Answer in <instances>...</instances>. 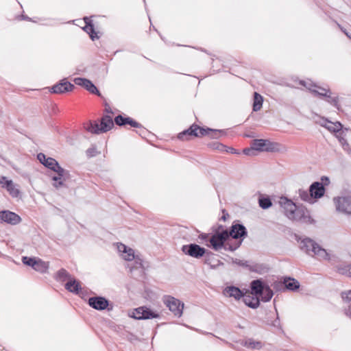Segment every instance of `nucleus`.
Instances as JSON below:
<instances>
[{
	"label": "nucleus",
	"mask_w": 351,
	"mask_h": 351,
	"mask_svg": "<svg viewBox=\"0 0 351 351\" xmlns=\"http://www.w3.org/2000/svg\"><path fill=\"white\" fill-rule=\"evenodd\" d=\"M300 248L311 256H316L319 259H329V255L326 250L309 238L306 237L300 241Z\"/></svg>",
	"instance_id": "f257e3e1"
},
{
	"label": "nucleus",
	"mask_w": 351,
	"mask_h": 351,
	"mask_svg": "<svg viewBox=\"0 0 351 351\" xmlns=\"http://www.w3.org/2000/svg\"><path fill=\"white\" fill-rule=\"evenodd\" d=\"M114 126L112 119L109 115H104L101 117L100 127L97 123H90L86 130L93 133L99 134L109 131Z\"/></svg>",
	"instance_id": "f03ea898"
},
{
	"label": "nucleus",
	"mask_w": 351,
	"mask_h": 351,
	"mask_svg": "<svg viewBox=\"0 0 351 351\" xmlns=\"http://www.w3.org/2000/svg\"><path fill=\"white\" fill-rule=\"evenodd\" d=\"M181 251L189 256L199 259L203 257L206 254H212V252H208L204 247L196 243H190L184 245L181 247Z\"/></svg>",
	"instance_id": "7ed1b4c3"
},
{
	"label": "nucleus",
	"mask_w": 351,
	"mask_h": 351,
	"mask_svg": "<svg viewBox=\"0 0 351 351\" xmlns=\"http://www.w3.org/2000/svg\"><path fill=\"white\" fill-rule=\"evenodd\" d=\"M228 239V231L211 232L210 243H206V245L212 248L214 251L218 252L222 249L224 242L227 241Z\"/></svg>",
	"instance_id": "20e7f679"
},
{
	"label": "nucleus",
	"mask_w": 351,
	"mask_h": 351,
	"mask_svg": "<svg viewBox=\"0 0 351 351\" xmlns=\"http://www.w3.org/2000/svg\"><path fill=\"white\" fill-rule=\"evenodd\" d=\"M162 300L164 304L167 306V307L169 308V311H171L175 316L178 317L182 316L184 308L183 302L171 295H165Z\"/></svg>",
	"instance_id": "39448f33"
},
{
	"label": "nucleus",
	"mask_w": 351,
	"mask_h": 351,
	"mask_svg": "<svg viewBox=\"0 0 351 351\" xmlns=\"http://www.w3.org/2000/svg\"><path fill=\"white\" fill-rule=\"evenodd\" d=\"M322 182H314L309 187V192L313 199H319L324 196L325 193V185L330 183L329 178L326 176H322L321 178Z\"/></svg>",
	"instance_id": "423d86ee"
},
{
	"label": "nucleus",
	"mask_w": 351,
	"mask_h": 351,
	"mask_svg": "<svg viewBox=\"0 0 351 351\" xmlns=\"http://www.w3.org/2000/svg\"><path fill=\"white\" fill-rule=\"evenodd\" d=\"M247 236V230L244 225L238 222H234L228 231V238L231 237L237 241H241Z\"/></svg>",
	"instance_id": "0eeeda50"
},
{
	"label": "nucleus",
	"mask_w": 351,
	"mask_h": 351,
	"mask_svg": "<svg viewBox=\"0 0 351 351\" xmlns=\"http://www.w3.org/2000/svg\"><path fill=\"white\" fill-rule=\"evenodd\" d=\"M255 152H276L278 144L266 139H254L251 143Z\"/></svg>",
	"instance_id": "6e6552de"
},
{
	"label": "nucleus",
	"mask_w": 351,
	"mask_h": 351,
	"mask_svg": "<svg viewBox=\"0 0 351 351\" xmlns=\"http://www.w3.org/2000/svg\"><path fill=\"white\" fill-rule=\"evenodd\" d=\"M336 209L346 214H351V196L334 198Z\"/></svg>",
	"instance_id": "1a4fd4ad"
},
{
	"label": "nucleus",
	"mask_w": 351,
	"mask_h": 351,
	"mask_svg": "<svg viewBox=\"0 0 351 351\" xmlns=\"http://www.w3.org/2000/svg\"><path fill=\"white\" fill-rule=\"evenodd\" d=\"M75 86L71 82H68L66 79L61 80L59 83L56 84L50 87V92L54 94H63L67 92L72 91Z\"/></svg>",
	"instance_id": "9d476101"
},
{
	"label": "nucleus",
	"mask_w": 351,
	"mask_h": 351,
	"mask_svg": "<svg viewBox=\"0 0 351 351\" xmlns=\"http://www.w3.org/2000/svg\"><path fill=\"white\" fill-rule=\"evenodd\" d=\"M74 82L76 85L84 87L86 90L92 94H95L100 97L101 95L95 84L89 80L82 77H76L74 79Z\"/></svg>",
	"instance_id": "9b49d317"
},
{
	"label": "nucleus",
	"mask_w": 351,
	"mask_h": 351,
	"mask_svg": "<svg viewBox=\"0 0 351 351\" xmlns=\"http://www.w3.org/2000/svg\"><path fill=\"white\" fill-rule=\"evenodd\" d=\"M21 221V217L16 213L10 210L0 211V221L11 225H16Z\"/></svg>",
	"instance_id": "f8f14e48"
},
{
	"label": "nucleus",
	"mask_w": 351,
	"mask_h": 351,
	"mask_svg": "<svg viewBox=\"0 0 351 351\" xmlns=\"http://www.w3.org/2000/svg\"><path fill=\"white\" fill-rule=\"evenodd\" d=\"M88 303L93 308L98 311L105 310L109 305V301L102 296L90 297Z\"/></svg>",
	"instance_id": "ddd939ff"
},
{
	"label": "nucleus",
	"mask_w": 351,
	"mask_h": 351,
	"mask_svg": "<svg viewBox=\"0 0 351 351\" xmlns=\"http://www.w3.org/2000/svg\"><path fill=\"white\" fill-rule=\"evenodd\" d=\"M195 132L197 135H195V137H201L204 136H210L213 138H217L219 136L220 134H225L223 130H213L210 128H201L199 125L195 124Z\"/></svg>",
	"instance_id": "4468645a"
},
{
	"label": "nucleus",
	"mask_w": 351,
	"mask_h": 351,
	"mask_svg": "<svg viewBox=\"0 0 351 351\" xmlns=\"http://www.w3.org/2000/svg\"><path fill=\"white\" fill-rule=\"evenodd\" d=\"M281 206L285 210V215L289 219L293 217L292 214L293 213L294 209L296 208V205L291 199L287 197H281L279 202Z\"/></svg>",
	"instance_id": "2eb2a0df"
},
{
	"label": "nucleus",
	"mask_w": 351,
	"mask_h": 351,
	"mask_svg": "<svg viewBox=\"0 0 351 351\" xmlns=\"http://www.w3.org/2000/svg\"><path fill=\"white\" fill-rule=\"evenodd\" d=\"M267 285L262 279L254 280L250 283L251 294L254 296L261 295Z\"/></svg>",
	"instance_id": "dca6fc26"
},
{
	"label": "nucleus",
	"mask_w": 351,
	"mask_h": 351,
	"mask_svg": "<svg viewBox=\"0 0 351 351\" xmlns=\"http://www.w3.org/2000/svg\"><path fill=\"white\" fill-rule=\"evenodd\" d=\"M322 96L324 97L323 99H324L328 104L330 106H333L338 111L341 112L342 107L340 104V98L335 93H332V91H330V93L322 95Z\"/></svg>",
	"instance_id": "f3484780"
},
{
	"label": "nucleus",
	"mask_w": 351,
	"mask_h": 351,
	"mask_svg": "<svg viewBox=\"0 0 351 351\" xmlns=\"http://www.w3.org/2000/svg\"><path fill=\"white\" fill-rule=\"evenodd\" d=\"M114 123L119 126H123L127 124L131 125L133 128H141V124L134 120L133 119L127 117H124L121 114L117 115L114 118Z\"/></svg>",
	"instance_id": "a211bd4d"
},
{
	"label": "nucleus",
	"mask_w": 351,
	"mask_h": 351,
	"mask_svg": "<svg viewBox=\"0 0 351 351\" xmlns=\"http://www.w3.org/2000/svg\"><path fill=\"white\" fill-rule=\"evenodd\" d=\"M224 295L227 297H232L235 300H239L242 298L243 296V293L242 291L237 287L234 286H228L226 287L223 291Z\"/></svg>",
	"instance_id": "6ab92c4d"
},
{
	"label": "nucleus",
	"mask_w": 351,
	"mask_h": 351,
	"mask_svg": "<svg viewBox=\"0 0 351 351\" xmlns=\"http://www.w3.org/2000/svg\"><path fill=\"white\" fill-rule=\"evenodd\" d=\"M44 166L56 172L59 176H63L65 173L64 169L60 167L58 161L53 158L48 157V160H46V164L44 163Z\"/></svg>",
	"instance_id": "aec40b11"
},
{
	"label": "nucleus",
	"mask_w": 351,
	"mask_h": 351,
	"mask_svg": "<svg viewBox=\"0 0 351 351\" xmlns=\"http://www.w3.org/2000/svg\"><path fill=\"white\" fill-rule=\"evenodd\" d=\"M308 90L315 97H318L321 99H324V97L322 96V95L330 93L331 90L328 88H324L319 86L315 84H309V87H308Z\"/></svg>",
	"instance_id": "412c9836"
},
{
	"label": "nucleus",
	"mask_w": 351,
	"mask_h": 351,
	"mask_svg": "<svg viewBox=\"0 0 351 351\" xmlns=\"http://www.w3.org/2000/svg\"><path fill=\"white\" fill-rule=\"evenodd\" d=\"M84 21L86 23V25L83 28V29L89 34L91 40H95V39L99 38L98 36L97 35L95 31L94 25L92 23V21L87 16L84 18Z\"/></svg>",
	"instance_id": "4be33fe9"
},
{
	"label": "nucleus",
	"mask_w": 351,
	"mask_h": 351,
	"mask_svg": "<svg viewBox=\"0 0 351 351\" xmlns=\"http://www.w3.org/2000/svg\"><path fill=\"white\" fill-rule=\"evenodd\" d=\"M243 302L252 308H256L260 305V300L258 297L253 295H245L242 296Z\"/></svg>",
	"instance_id": "5701e85b"
},
{
	"label": "nucleus",
	"mask_w": 351,
	"mask_h": 351,
	"mask_svg": "<svg viewBox=\"0 0 351 351\" xmlns=\"http://www.w3.org/2000/svg\"><path fill=\"white\" fill-rule=\"evenodd\" d=\"M65 289L69 292L77 294L82 289V287L80 282L73 278L65 284Z\"/></svg>",
	"instance_id": "b1692460"
},
{
	"label": "nucleus",
	"mask_w": 351,
	"mask_h": 351,
	"mask_svg": "<svg viewBox=\"0 0 351 351\" xmlns=\"http://www.w3.org/2000/svg\"><path fill=\"white\" fill-rule=\"evenodd\" d=\"M65 173L63 176H54L52 177V180L54 181L53 186L58 189L64 186V181H66L69 178V172L64 169Z\"/></svg>",
	"instance_id": "393cba45"
},
{
	"label": "nucleus",
	"mask_w": 351,
	"mask_h": 351,
	"mask_svg": "<svg viewBox=\"0 0 351 351\" xmlns=\"http://www.w3.org/2000/svg\"><path fill=\"white\" fill-rule=\"evenodd\" d=\"M324 121L325 125H323V127L326 128L330 132L337 133L342 130L343 125L339 121L333 123L327 119H325Z\"/></svg>",
	"instance_id": "a878e982"
},
{
	"label": "nucleus",
	"mask_w": 351,
	"mask_h": 351,
	"mask_svg": "<svg viewBox=\"0 0 351 351\" xmlns=\"http://www.w3.org/2000/svg\"><path fill=\"white\" fill-rule=\"evenodd\" d=\"M195 124H193L187 130H184L178 134V138L182 141L189 140L190 136L197 135L195 132Z\"/></svg>",
	"instance_id": "bb28decb"
},
{
	"label": "nucleus",
	"mask_w": 351,
	"mask_h": 351,
	"mask_svg": "<svg viewBox=\"0 0 351 351\" xmlns=\"http://www.w3.org/2000/svg\"><path fill=\"white\" fill-rule=\"evenodd\" d=\"M241 345L253 350H260L263 348V344L260 341H256L253 339H247L241 343Z\"/></svg>",
	"instance_id": "cd10ccee"
},
{
	"label": "nucleus",
	"mask_w": 351,
	"mask_h": 351,
	"mask_svg": "<svg viewBox=\"0 0 351 351\" xmlns=\"http://www.w3.org/2000/svg\"><path fill=\"white\" fill-rule=\"evenodd\" d=\"M284 285L285 289L290 291H295L299 289L300 283L298 280L294 278H285Z\"/></svg>",
	"instance_id": "c85d7f7f"
},
{
	"label": "nucleus",
	"mask_w": 351,
	"mask_h": 351,
	"mask_svg": "<svg viewBox=\"0 0 351 351\" xmlns=\"http://www.w3.org/2000/svg\"><path fill=\"white\" fill-rule=\"evenodd\" d=\"M269 267L263 263H254L250 265V271L257 273L258 274H263L269 271Z\"/></svg>",
	"instance_id": "c756f323"
},
{
	"label": "nucleus",
	"mask_w": 351,
	"mask_h": 351,
	"mask_svg": "<svg viewBox=\"0 0 351 351\" xmlns=\"http://www.w3.org/2000/svg\"><path fill=\"white\" fill-rule=\"evenodd\" d=\"M241 241H236L232 242L229 239L224 242L222 249L226 251L234 252L241 245Z\"/></svg>",
	"instance_id": "7c9ffc66"
},
{
	"label": "nucleus",
	"mask_w": 351,
	"mask_h": 351,
	"mask_svg": "<svg viewBox=\"0 0 351 351\" xmlns=\"http://www.w3.org/2000/svg\"><path fill=\"white\" fill-rule=\"evenodd\" d=\"M306 210L304 208H299L296 206V208L294 209L293 213L292 214L293 217H290L289 219L291 220L300 221L306 217Z\"/></svg>",
	"instance_id": "2f4dec72"
},
{
	"label": "nucleus",
	"mask_w": 351,
	"mask_h": 351,
	"mask_svg": "<svg viewBox=\"0 0 351 351\" xmlns=\"http://www.w3.org/2000/svg\"><path fill=\"white\" fill-rule=\"evenodd\" d=\"M49 264L48 262H45L40 259L36 261L34 269L40 273H46L49 269Z\"/></svg>",
	"instance_id": "473e14b6"
},
{
	"label": "nucleus",
	"mask_w": 351,
	"mask_h": 351,
	"mask_svg": "<svg viewBox=\"0 0 351 351\" xmlns=\"http://www.w3.org/2000/svg\"><path fill=\"white\" fill-rule=\"evenodd\" d=\"M263 97L257 93H254V103H253V110L256 112L261 110L263 105Z\"/></svg>",
	"instance_id": "72a5a7b5"
},
{
	"label": "nucleus",
	"mask_w": 351,
	"mask_h": 351,
	"mask_svg": "<svg viewBox=\"0 0 351 351\" xmlns=\"http://www.w3.org/2000/svg\"><path fill=\"white\" fill-rule=\"evenodd\" d=\"M143 315H142L143 319L158 318L160 317L158 313L152 311L150 308H149L146 306H143Z\"/></svg>",
	"instance_id": "f704fd0d"
},
{
	"label": "nucleus",
	"mask_w": 351,
	"mask_h": 351,
	"mask_svg": "<svg viewBox=\"0 0 351 351\" xmlns=\"http://www.w3.org/2000/svg\"><path fill=\"white\" fill-rule=\"evenodd\" d=\"M274 295V292L272 289L267 285L266 288L264 289L263 293L259 295L261 297V300L267 302H269Z\"/></svg>",
	"instance_id": "c9c22d12"
},
{
	"label": "nucleus",
	"mask_w": 351,
	"mask_h": 351,
	"mask_svg": "<svg viewBox=\"0 0 351 351\" xmlns=\"http://www.w3.org/2000/svg\"><path fill=\"white\" fill-rule=\"evenodd\" d=\"M258 204L263 209H267L272 206V202L269 197H261L258 199Z\"/></svg>",
	"instance_id": "e433bc0d"
},
{
	"label": "nucleus",
	"mask_w": 351,
	"mask_h": 351,
	"mask_svg": "<svg viewBox=\"0 0 351 351\" xmlns=\"http://www.w3.org/2000/svg\"><path fill=\"white\" fill-rule=\"evenodd\" d=\"M5 189L13 197H17L20 193L19 190L16 187V185L12 181L8 183V187Z\"/></svg>",
	"instance_id": "4c0bfd02"
},
{
	"label": "nucleus",
	"mask_w": 351,
	"mask_h": 351,
	"mask_svg": "<svg viewBox=\"0 0 351 351\" xmlns=\"http://www.w3.org/2000/svg\"><path fill=\"white\" fill-rule=\"evenodd\" d=\"M298 195L300 199L304 202H313V198L311 197V195L309 192V191H306L304 189H299L298 190Z\"/></svg>",
	"instance_id": "58836bf2"
},
{
	"label": "nucleus",
	"mask_w": 351,
	"mask_h": 351,
	"mask_svg": "<svg viewBox=\"0 0 351 351\" xmlns=\"http://www.w3.org/2000/svg\"><path fill=\"white\" fill-rule=\"evenodd\" d=\"M57 278L60 280L64 281L66 279H69L70 280L71 278V276L69 274V273L64 269L62 268L57 272Z\"/></svg>",
	"instance_id": "ea45409f"
},
{
	"label": "nucleus",
	"mask_w": 351,
	"mask_h": 351,
	"mask_svg": "<svg viewBox=\"0 0 351 351\" xmlns=\"http://www.w3.org/2000/svg\"><path fill=\"white\" fill-rule=\"evenodd\" d=\"M211 233H201L198 235L199 243L202 244L210 243Z\"/></svg>",
	"instance_id": "a19ab883"
},
{
	"label": "nucleus",
	"mask_w": 351,
	"mask_h": 351,
	"mask_svg": "<svg viewBox=\"0 0 351 351\" xmlns=\"http://www.w3.org/2000/svg\"><path fill=\"white\" fill-rule=\"evenodd\" d=\"M337 271L340 274L351 277V264L343 267H338Z\"/></svg>",
	"instance_id": "79ce46f5"
},
{
	"label": "nucleus",
	"mask_w": 351,
	"mask_h": 351,
	"mask_svg": "<svg viewBox=\"0 0 351 351\" xmlns=\"http://www.w3.org/2000/svg\"><path fill=\"white\" fill-rule=\"evenodd\" d=\"M209 147L213 149L219 150L221 152H224L226 149V145L219 142H214L213 143H210L209 144Z\"/></svg>",
	"instance_id": "37998d69"
},
{
	"label": "nucleus",
	"mask_w": 351,
	"mask_h": 351,
	"mask_svg": "<svg viewBox=\"0 0 351 351\" xmlns=\"http://www.w3.org/2000/svg\"><path fill=\"white\" fill-rule=\"evenodd\" d=\"M22 261L24 265H28L34 268L36 259L35 258L23 256L22 258Z\"/></svg>",
	"instance_id": "c03bdc74"
},
{
	"label": "nucleus",
	"mask_w": 351,
	"mask_h": 351,
	"mask_svg": "<svg viewBox=\"0 0 351 351\" xmlns=\"http://www.w3.org/2000/svg\"><path fill=\"white\" fill-rule=\"evenodd\" d=\"M142 315H143V306H141V307H138V308L134 309L131 317L136 319H143Z\"/></svg>",
	"instance_id": "a18cd8bd"
},
{
	"label": "nucleus",
	"mask_w": 351,
	"mask_h": 351,
	"mask_svg": "<svg viewBox=\"0 0 351 351\" xmlns=\"http://www.w3.org/2000/svg\"><path fill=\"white\" fill-rule=\"evenodd\" d=\"M123 253L125 254L123 258L126 261H130L135 258L134 252L132 248L128 247L126 252Z\"/></svg>",
	"instance_id": "49530a36"
},
{
	"label": "nucleus",
	"mask_w": 351,
	"mask_h": 351,
	"mask_svg": "<svg viewBox=\"0 0 351 351\" xmlns=\"http://www.w3.org/2000/svg\"><path fill=\"white\" fill-rule=\"evenodd\" d=\"M232 263L239 266L247 268L250 270V265L247 261L240 260L238 258H232Z\"/></svg>",
	"instance_id": "de8ad7c7"
},
{
	"label": "nucleus",
	"mask_w": 351,
	"mask_h": 351,
	"mask_svg": "<svg viewBox=\"0 0 351 351\" xmlns=\"http://www.w3.org/2000/svg\"><path fill=\"white\" fill-rule=\"evenodd\" d=\"M339 143L341 145L344 150H348L350 149L349 144L347 140L342 136H337Z\"/></svg>",
	"instance_id": "09e8293b"
},
{
	"label": "nucleus",
	"mask_w": 351,
	"mask_h": 351,
	"mask_svg": "<svg viewBox=\"0 0 351 351\" xmlns=\"http://www.w3.org/2000/svg\"><path fill=\"white\" fill-rule=\"evenodd\" d=\"M229 230L226 229L223 225L217 224V226H213L211 228V232H221L222 231H228Z\"/></svg>",
	"instance_id": "8fccbe9b"
},
{
	"label": "nucleus",
	"mask_w": 351,
	"mask_h": 351,
	"mask_svg": "<svg viewBox=\"0 0 351 351\" xmlns=\"http://www.w3.org/2000/svg\"><path fill=\"white\" fill-rule=\"evenodd\" d=\"M11 180H8L5 176H0V185L2 188L6 189L8 183L11 182Z\"/></svg>",
	"instance_id": "3c124183"
},
{
	"label": "nucleus",
	"mask_w": 351,
	"mask_h": 351,
	"mask_svg": "<svg viewBox=\"0 0 351 351\" xmlns=\"http://www.w3.org/2000/svg\"><path fill=\"white\" fill-rule=\"evenodd\" d=\"M204 263L206 264V265H208L211 269H216L218 266L223 265V263L221 261H219V260L217 261V263L216 264L213 265L210 262L209 259H206L204 261Z\"/></svg>",
	"instance_id": "603ef678"
},
{
	"label": "nucleus",
	"mask_w": 351,
	"mask_h": 351,
	"mask_svg": "<svg viewBox=\"0 0 351 351\" xmlns=\"http://www.w3.org/2000/svg\"><path fill=\"white\" fill-rule=\"evenodd\" d=\"M273 287H274V289H276V291H280L282 289L283 290L285 289L284 281L283 282H280V281L274 282Z\"/></svg>",
	"instance_id": "864d4df0"
},
{
	"label": "nucleus",
	"mask_w": 351,
	"mask_h": 351,
	"mask_svg": "<svg viewBox=\"0 0 351 351\" xmlns=\"http://www.w3.org/2000/svg\"><path fill=\"white\" fill-rule=\"evenodd\" d=\"M243 153L247 156H254L256 155V152L253 148V146L251 145L250 147H247L243 149Z\"/></svg>",
	"instance_id": "5fc2aeb1"
},
{
	"label": "nucleus",
	"mask_w": 351,
	"mask_h": 351,
	"mask_svg": "<svg viewBox=\"0 0 351 351\" xmlns=\"http://www.w3.org/2000/svg\"><path fill=\"white\" fill-rule=\"evenodd\" d=\"M341 298L344 301L350 302L351 300V289L342 292Z\"/></svg>",
	"instance_id": "6e6d98bb"
},
{
	"label": "nucleus",
	"mask_w": 351,
	"mask_h": 351,
	"mask_svg": "<svg viewBox=\"0 0 351 351\" xmlns=\"http://www.w3.org/2000/svg\"><path fill=\"white\" fill-rule=\"evenodd\" d=\"M276 318L275 320H274L271 322V325L276 328H281L280 322L278 311L276 309Z\"/></svg>",
	"instance_id": "4d7b16f0"
},
{
	"label": "nucleus",
	"mask_w": 351,
	"mask_h": 351,
	"mask_svg": "<svg viewBox=\"0 0 351 351\" xmlns=\"http://www.w3.org/2000/svg\"><path fill=\"white\" fill-rule=\"evenodd\" d=\"M86 152L87 156H88V157H93V156H96V154L97 153V149L95 147L88 148Z\"/></svg>",
	"instance_id": "13d9d810"
},
{
	"label": "nucleus",
	"mask_w": 351,
	"mask_h": 351,
	"mask_svg": "<svg viewBox=\"0 0 351 351\" xmlns=\"http://www.w3.org/2000/svg\"><path fill=\"white\" fill-rule=\"evenodd\" d=\"M37 158L44 165V163L46 164V160H48V158L43 153H39L37 155Z\"/></svg>",
	"instance_id": "bf43d9fd"
},
{
	"label": "nucleus",
	"mask_w": 351,
	"mask_h": 351,
	"mask_svg": "<svg viewBox=\"0 0 351 351\" xmlns=\"http://www.w3.org/2000/svg\"><path fill=\"white\" fill-rule=\"evenodd\" d=\"M127 248L128 247L123 244V243H119L118 245H117V249L120 252H126L127 250Z\"/></svg>",
	"instance_id": "052dcab7"
},
{
	"label": "nucleus",
	"mask_w": 351,
	"mask_h": 351,
	"mask_svg": "<svg viewBox=\"0 0 351 351\" xmlns=\"http://www.w3.org/2000/svg\"><path fill=\"white\" fill-rule=\"evenodd\" d=\"M224 152L231 153V154H239V152H237V149H234L233 147H227V146H226V149Z\"/></svg>",
	"instance_id": "680f3d73"
},
{
	"label": "nucleus",
	"mask_w": 351,
	"mask_h": 351,
	"mask_svg": "<svg viewBox=\"0 0 351 351\" xmlns=\"http://www.w3.org/2000/svg\"><path fill=\"white\" fill-rule=\"evenodd\" d=\"M138 128L140 129L139 135H141V136L145 134L147 132L146 129L145 128H143L142 125L141 126V128Z\"/></svg>",
	"instance_id": "e2e57ef3"
},
{
	"label": "nucleus",
	"mask_w": 351,
	"mask_h": 351,
	"mask_svg": "<svg viewBox=\"0 0 351 351\" xmlns=\"http://www.w3.org/2000/svg\"><path fill=\"white\" fill-rule=\"evenodd\" d=\"M300 84L302 86H304V87H306L307 89H308V87H309V84H312L311 82H305L304 80H301L300 82Z\"/></svg>",
	"instance_id": "0e129e2a"
},
{
	"label": "nucleus",
	"mask_w": 351,
	"mask_h": 351,
	"mask_svg": "<svg viewBox=\"0 0 351 351\" xmlns=\"http://www.w3.org/2000/svg\"><path fill=\"white\" fill-rule=\"evenodd\" d=\"M345 313L351 319V305L348 307V309L345 310Z\"/></svg>",
	"instance_id": "69168bd1"
},
{
	"label": "nucleus",
	"mask_w": 351,
	"mask_h": 351,
	"mask_svg": "<svg viewBox=\"0 0 351 351\" xmlns=\"http://www.w3.org/2000/svg\"><path fill=\"white\" fill-rule=\"evenodd\" d=\"M223 216L221 217V219L225 221L226 219V217L229 216L228 213L226 212L225 210H223Z\"/></svg>",
	"instance_id": "338daca9"
},
{
	"label": "nucleus",
	"mask_w": 351,
	"mask_h": 351,
	"mask_svg": "<svg viewBox=\"0 0 351 351\" xmlns=\"http://www.w3.org/2000/svg\"><path fill=\"white\" fill-rule=\"evenodd\" d=\"M21 16L22 19H23V20H28V21L30 20V19L27 16L21 15Z\"/></svg>",
	"instance_id": "774afa93"
}]
</instances>
